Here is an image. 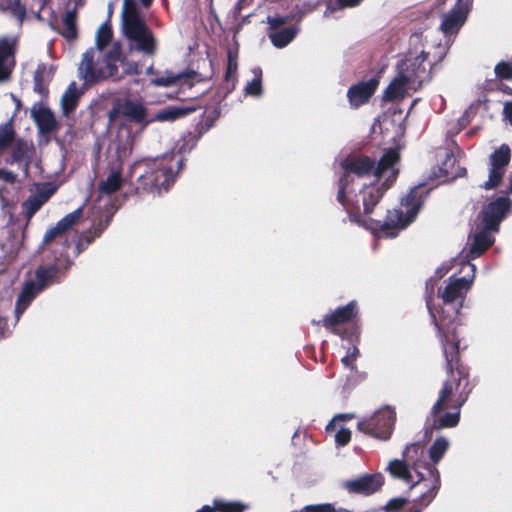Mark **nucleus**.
Instances as JSON below:
<instances>
[{"label": "nucleus", "instance_id": "35", "mask_svg": "<svg viewBox=\"0 0 512 512\" xmlns=\"http://www.w3.org/2000/svg\"><path fill=\"white\" fill-rule=\"evenodd\" d=\"M82 214H83V206H81V207L77 208L76 210H74L73 212L65 215L62 219H60L56 223V225L61 230L62 233H65L80 220V218L82 217Z\"/></svg>", "mask_w": 512, "mask_h": 512}, {"label": "nucleus", "instance_id": "60", "mask_svg": "<svg viewBox=\"0 0 512 512\" xmlns=\"http://www.w3.org/2000/svg\"><path fill=\"white\" fill-rule=\"evenodd\" d=\"M11 97H12V99H13V102H16V103H17V105H19V104H20V101H19V100H18V99L13 95V94L11 95Z\"/></svg>", "mask_w": 512, "mask_h": 512}, {"label": "nucleus", "instance_id": "31", "mask_svg": "<svg viewBox=\"0 0 512 512\" xmlns=\"http://www.w3.org/2000/svg\"><path fill=\"white\" fill-rule=\"evenodd\" d=\"M216 512H244L249 508L248 504L241 501H227L221 498L213 500Z\"/></svg>", "mask_w": 512, "mask_h": 512}, {"label": "nucleus", "instance_id": "58", "mask_svg": "<svg viewBox=\"0 0 512 512\" xmlns=\"http://www.w3.org/2000/svg\"><path fill=\"white\" fill-rule=\"evenodd\" d=\"M154 73H155V71H154L153 65H150L149 67H147V69H146L147 75H153Z\"/></svg>", "mask_w": 512, "mask_h": 512}, {"label": "nucleus", "instance_id": "7", "mask_svg": "<svg viewBox=\"0 0 512 512\" xmlns=\"http://www.w3.org/2000/svg\"><path fill=\"white\" fill-rule=\"evenodd\" d=\"M122 30L129 41V49L147 56H153L157 50V41L141 16L135 0H123Z\"/></svg>", "mask_w": 512, "mask_h": 512}, {"label": "nucleus", "instance_id": "6", "mask_svg": "<svg viewBox=\"0 0 512 512\" xmlns=\"http://www.w3.org/2000/svg\"><path fill=\"white\" fill-rule=\"evenodd\" d=\"M198 137L189 135L185 143L180 146L177 153L165 154L150 160V171L141 176L143 183L150 189H156L159 192L167 191L174 183L177 173L183 164V154L189 153L197 144Z\"/></svg>", "mask_w": 512, "mask_h": 512}, {"label": "nucleus", "instance_id": "27", "mask_svg": "<svg viewBox=\"0 0 512 512\" xmlns=\"http://www.w3.org/2000/svg\"><path fill=\"white\" fill-rule=\"evenodd\" d=\"M449 446L450 442L447 438L443 436L436 438L429 448L430 462L426 461V465L437 467V464L441 461V459L449 449Z\"/></svg>", "mask_w": 512, "mask_h": 512}, {"label": "nucleus", "instance_id": "52", "mask_svg": "<svg viewBox=\"0 0 512 512\" xmlns=\"http://www.w3.org/2000/svg\"><path fill=\"white\" fill-rule=\"evenodd\" d=\"M0 179L12 184L16 181L17 175L11 171L0 169Z\"/></svg>", "mask_w": 512, "mask_h": 512}, {"label": "nucleus", "instance_id": "48", "mask_svg": "<svg viewBox=\"0 0 512 512\" xmlns=\"http://www.w3.org/2000/svg\"><path fill=\"white\" fill-rule=\"evenodd\" d=\"M63 234L61 230L57 227V225L49 228L43 237V245L48 244L52 240H54L57 236Z\"/></svg>", "mask_w": 512, "mask_h": 512}, {"label": "nucleus", "instance_id": "54", "mask_svg": "<svg viewBox=\"0 0 512 512\" xmlns=\"http://www.w3.org/2000/svg\"><path fill=\"white\" fill-rule=\"evenodd\" d=\"M504 114L509 123L512 125V102H507L504 105Z\"/></svg>", "mask_w": 512, "mask_h": 512}, {"label": "nucleus", "instance_id": "42", "mask_svg": "<svg viewBox=\"0 0 512 512\" xmlns=\"http://www.w3.org/2000/svg\"><path fill=\"white\" fill-rule=\"evenodd\" d=\"M363 0H336L335 3H330L324 12L325 16H328L330 12L336 9L351 8L357 6Z\"/></svg>", "mask_w": 512, "mask_h": 512}, {"label": "nucleus", "instance_id": "28", "mask_svg": "<svg viewBox=\"0 0 512 512\" xmlns=\"http://www.w3.org/2000/svg\"><path fill=\"white\" fill-rule=\"evenodd\" d=\"M121 111L122 114L130 120H133L137 123L146 122V109L141 103L137 101H124L121 106Z\"/></svg>", "mask_w": 512, "mask_h": 512}, {"label": "nucleus", "instance_id": "19", "mask_svg": "<svg viewBox=\"0 0 512 512\" xmlns=\"http://www.w3.org/2000/svg\"><path fill=\"white\" fill-rule=\"evenodd\" d=\"M55 189L49 184H43L37 193L29 196L22 204L27 220H30L36 212L49 200Z\"/></svg>", "mask_w": 512, "mask_h": 512}, {"label": "nucleus", "instance_id": "4", "mask_svg": "<svg viewBox=\"0 0 512 512\" xmlns=\"http://www.w3.org/2000/svg\"><path fill=\"white\" fill-rule=\"evenodd\" d=\"M140 71V65L126 58L118 42L104 53L101 64L96 60V49L89 48L78 67L79 78L87 85L106 79L120 81L126 76L138 75Z\"/></svg>", "mask_w": 512, "mask_h": 512}, {"label": "nucleus", "instance_id": "30", "mask_svg": "<svg viewBox=\"0 0 512 512\" xmlns=\"http://www.w3.org/2000/svg\"><path fill=\"white\" fill-rule=\"evenodd\" d=\"M253 79L247 82L244 93L246 96L260 97L262 95V70L259 67L252 69Z\"/></svg>", "mask_w": 512, "mask_h": 512}, {"label": "nucleus", "instance_id": "10", "mask_svg": "<svg viewBox=\"0 0 512 512\" xmlns=\"http://www.w3.org/2000/svg\"><path fill=\"white\" fill-rule=\"evenodd\" d=\"M395 412L390 407H383L373 414L363 417L357 424L359 431L375 439L387 441L394 429Z\"/></svg>", "mask_w": 512, "mask_h": 512}, {"label": "nucleus", "instance_id": "51", "mask_svg": "<svg viewBox=\"0 0 512 512\" xmlns=\"http://www.w3.org/2000/svg\"><path fill=\"white\" fill-rule=\"evenodd\" d=\"M456 261H457L456 259H453L449 263H443L435 272L436 279H440V278L444 277L449 272V270L451 268V263L456 262Z\"/></svg>", "mask_w": 512, "mask_h": 512}, {"label": "nucleus", "instance_id": "41", "mask_svg": "<svg viewBox=\"0 0 512 512\" xmlns=\"http://www.w3.org/2000/svg\"><path fill=\"white\" fill-rule=\"evenodd\" d=\"M53 75V67L46 64L38 65L35 74L34 81L49 82Z\"/></svg>", "mask_w": 512, "mask_h": 512}, {"label": "nucleus", "instance_id": "33", "mask_svg": "<svg viewBox=\"0 0 512 512\" xmlns=\"http://www.w3.org/2000/svg\"><path fill=\"white\" fill-rule=\"evenodd\" d=\"M62 35L69 40L75 39L77 36L76 12L74 10H69L64 15Z\"/></svg>", "mask_w": 512, "mask_h": 512}, {"label": "nucleus", "instance_id": "15", "mask_svg": "<svg viewBox=\"0 0 512 512\" xmlns=\"http://www.w3.org/2000/svg\"><path fill=\"white\" fill-rule=\"evenodd\" d=\"M438 156L443 158V161L437 168V171H433L432 177L435 179H443L441 183L463 176L466 172L465 168L457 164V158L452 152L441 150Z\"/></svg>", "mask_w": 512, "mask_h": 512}, {"label": "nucleus", "instance_id": "55", "mask_svg": "<svg viewBox=\"0 0 512 512\" xmlns=\"http://www.w3.org/2000/svg\"><path fill=\"white\" fill-rule=\"evenodd\" d=\"M196 512H216L215 506H209L205 505L201 509L197 510Z\"/></svg>", "mask_w": 512, "mask_h": 512}, {"label": "nucleus", "instance_id": "44", "mask_svg": "<svg viewBox=\"0 0 512 512\" xmlns=\"http://www.w3.org/2000/svg\"><path fill=\"white\" fill-rule=\"evenodd\" d=\"M291 19L290 16H268L267 23L269 24L270 31H276L283 28L282 26L286 24Z\"/></svg>", "mask_w": 512, "mask_h": 512}, {"label": "nucleus", "instance_id": "46", "mask_svg": "<svg viewBox=\"0 0 512 512\" xmlns=\"http://www.w3.org/2000/svg\"><path fill=\"white\" fill-rule=\"evenodd\" d=\"M12 139V130L8 124L0 126V151L6 148Z\"/></svg>", "mask_w": 512, "mask_h": 512}, {"label": "nucleus", "instance_id": "38", "mask_svg": "<svg viewBox=\"0 0 512 512\" xmlns=\"http://www.w3.org/2000/svg\"><path fill=\"white\" fill-rule=\"evenodd\" d=\"M110 220L111 217H107L104 223L100 222L98 225L93 227L92 231H89L88 233L84 234L81 238L79 245H82L83 242H85L86 246L92 243V241L95 238L99 237L102 234L105 228L109 225Z\"/></svg>", "mask_w": 512, "mask_h": 512}, {"label": "nucleus", "instance_id": "40", "mask_svg": "<svg viewBox=\"0 0 512 512\" xmlns=\"http://www.w3.org/2000/svg\"><path fill=\"white\" fill-rule=\"evenodd\" d=\"M359 349L356 345H349L346 347V355L341 358L342 364L346 368L355 367V361L359 357Z\"/></svg>", "mask_w": 512, "mask_h": 512}, {"label": "nucleus", "instance_id": "23", "mask_svg": "<svg viewBox=\"0 0 512 512\" xmlns=\"http://www.w3.org/2000/svg\"><path fill=\"white\" fill-rule=\"evenodd\" d=\"M31 116L38 129L42 133H50L56 127V120L53 113L42 104H35L31 109Z\"/></svg>", "mask_w": 512, "mask_h": 512}, {"label": "nucleus", "instance_id": "8", "mask_svg": "<svg viewBox=\"0 0 512 512\" xmlns=\"http://www.w3.org/2000/svg\"><path fill=\"white\" fill-rule=\"evenodd\" d=\"M458 381H446L439 392V396L431 408V415L433 417L432 428L444 429L452 428L458 425L460 420L461 407L467 400V395H460L454 399V390L458 388L461 381L466 379L464 370L457 369Z\"/></svg>", "mask_w": 512, "mask_h": 512}, {"label": "nucleus", "instance_id": "37", "mask_svg": "<svg viewBox=\"0 0 512 512\" xmlns=\"http://www.w3.org/2000/svg\"><path fill=\"white\" fill-rule=\"evenodd\" d=\"M29 147L26 143L20 142L12 151V159L15 162L22 163L24 162V169L27 172L28 170V159L29 156Z\"/></svg>", "mask_w": 512, "mask_h": 512}, {"label": "nucleus", "instance_id": "62", "mask_svg": "<svg viewBox=\"0 0 512 512\" xmlns=\"http://www.w3.org/2000/svg\"><path fill=\"white\" fill-rule=\"evenodd\" d=\"M411 512H422V509L417 508V509H415V510H413V511H411Z\"/></svg>", "mask_w": 512, "mask_h": 512}, {"label": "nucleus", "instance_id": "26", "mask_svg": "<svg viewBox=\"0 0 512 512\" xmlns=\"http://www.w3.org/2000/svg\"><path fill=\"white\" fill-rule=\"evenodd\" d=\"M194 110V108L184 106H167L158 111L154 115L153 120L159 122H173L190 114Z\"/></svg>", "mask_w": 512, "mask_h": 512}, {"label": "nucleus", "instance_id": "57", "mask_svg": "<svg viewBox=\"0 0 512 512\" xmlns=\"http://www.w3.org/2000/svg\"><path fill=\"white\" fill-rule=\"evenodd\" d=\"M140 2L143 5V7L148 8L153 2V0H140Z\"/></svg>", "mask_w": 512, "mask_h": 512}, {"label": "nucleus", "instance_id": "3", "mask_svg": "<svg viewBox=\"0 0 512 512\" xmlns=\"http://www.w3.org/2000/svg\"><path fill=\"white\" fill-rule=\"evenodd\" d=\"M390 475L411 488H419V495L413 500L420 508H427L436 498L441 487L440 472L437 467L427 466L423 445L411 443L403 451L402 459H393L387 465Z\"/></svg>", "mask_w": 512, "mask_h": 512}, {"label": "nucleus", "instance_id": "2", "mask_svg": "<svg viewBox=\"0 0 512 512\" xmlns=\"http://www.w3.org/2000/svg\"><path fill=\"white\" fill-rule=\"evenodd\" d=\"M471 270V278L450 277L448 284L443 289H438V295L447 309L436 310L432 305L433 287L435 279L430 278L426 282V306L432 322L434 323L446 360V369L454 377L453 366L458 362L459 338L456 333L455 321L460 314L467 292L471 289L476 266L468 263Z\"/></svg>", "mask_w": 512, "mask_h": 512}, {"label": "nucleus", "instance_id": "18", "mask_svg": "<svg viewBox=\"0 0 512 512\" xmlns=\"http://www.w3.org/2000/svg\"><path fill=\"white\" fill-rule=\"evenodd\" d=\"M15 38L0 39V83L10 79L15 66L14 47Z\"/></svg>", "mask_w": 512, "mask_h": 512}, {"label": "nucleus", "instance_id": "14", "mask_svg": "<svg viewBox=\"0 0 512 512\" xmlns=\"http://www.w3.org/2000/svg\"><path fill=\"white\" fill-rule=\"evenodd\" d=\"M384 484L382 474H364L362 476L346 480L342 487L352 494L371 495L380 490Z\"/></svg>", "mask_w": 512, "mask_h": 512}, {"label": "nucleus", "instance_id": "36", "mask_svg": "<svg viewBox=\"0 0 512 512\" xmlns=\"http://www.w3.org/2000/svg\"><path fill=\"white\" fill-rule=\"evenodd\" d=\"M348 369L350 371L346 375V380H345V383L343 385V389L344 390H351V389H353L356 385H358L359 383L364 381L365 378H366V373L358 371L356 369V367H352V368H348Z\"/></svg>", "mask_w": 512, "mask_h": 512}, {"label": "nucleus", "instance_id": "1", "mask_svg": "<svg viewBox=\"0 0 512 512\" xmlns=\"http://www.w3.org/2000/svg\"><path fill=\"white\" fill-rule=\"evenodd\" d=\"M399 159L398 151L391 148L377 164L368 156H351L341 161L343 175L339 180L337 200L351 223L378 237L395 238L406 229L416 219L429 193L424 184H419L402 198L399 207L387 211L384 221L369 216L396 179Z\"/></svg>", "mask_w": 512, "mask_h": 512}, {"label": "nucleus", "instance_id": "56", "mask_svg": "<svg viewBox=\"0 0 512 512\" xmlns=\"http://www.w3.org/2000/svg\"><path fill=\"white\" fill-rule=\"evenodd\" d=\"M473 0H457L456 3H459L460 5H464L467 7H471Z\"/></svg>", "mask_w": 512, "mask_h": 512}, {"label": "nucleus", "instance_id": "5", "mask_svg": "<svg viewBox=\"0 0 512 512\" xmlns=\"http://www.w3.org/2000/svg\"><path fill=\"white\" fill-rule=\"evenodd\" d=\"M73 265L68 254L61 253L55 256L53 262L39 265L34 272V278L27 281L19 293L15 303V323L29 307L38 294L52 284L61 282L63 276Z\"/></svg>", "mask_w": 512, "mask_h": 512}, {"label": "nucleus", "instance_id": "16", "mask_svg": "<svg viewBox=\"0 0 512 512\" xmlns=\"http://www.w3.org/2000/svg\"><path fill=\"white\" fill-rule=\"evenodd\" d=\"M356 314L357 304L355 301H351L347 305L338 307L332 313L325 315L322 319V325L331 329L333 333L340 335L337 326L351 321Z\"/></svg>", "mask_w": 512, "mask_h": 512}, {"label": "nucleus", "instance_id": "22", "mask_svg": "<svg viewBox=\"0 0 512 512\" xmlns=\"http://www.w3.org/2000/svg\"><path fill=\"white\" fill-rule=\"evenodd\" d=\"M122 166L119 162H113L108 167V175L98 185L101 194L111 195L121 189L123 185Z\"/></svg>", "mask_w": 512, "mask_h": 512}, {"label": "nucleus", "instance_id": "39", "mask_svg": "<svg viewBox=\"0 0 512 512\" xmlns=\"http://www.w3.org/2000/svg\"><path fill=\"white\" fill-rule=\"evenodd\" d=\"M494 72L496 77L501 80H512V60L498 62Z\"/></svg>", "mask_w": 512, "mask_h": 512}, {"label": "nucleus", "instance_id": "63", "mask_svg": "<svg viewBox=\"0 0 512 512\" xmlns=\"http://www.w3.org/2000/svg\"><path fill=\"white\" fill-rule=\"evenodd\" d=\"M509 191L512 194V181H511V184H510V187H509Z\"/></svg>", "mask_w": 512, "mask_h": 512}, {"label": "nucleus", "instance_id": "9", "mask_svg": "<svg viewBox=\"0 0 512 512\" xmlns=\"http://www.w3.org/2000/svg\"><path fill=\"white\" fill-rule=\"evenodd\" d=\"M439 50H436L433 59H430V52L421 50L415 56L412 54L406 58L398 70L408 78V83L412 87H421L422 84L430 79V70L433 65L438 63Z\"/></svg>", "mask_w": 512, "mask_h": 512}, {"label": "nucleus", "instance_id": "59", "mask_svg": "<svg viewBox=\"0 0 512 512\" xmlns=\"http://www.w3.org/2000/svg\"><path fill=\"white\" fill-rule=\"evenodd\" d=\"M340 418H347V419H350L352 417V415L350 414H345V415H339Z\"/></svg>", "mask_w": 512, "mask_h": 512}, {"label": "nucleus", "instance_id": "45", "mask_svg": "<svg viewBox=\"0 0 512 512\" xmlns=\"http://www.w3.org/2000/svg\"><path fill=\"white\" fill-rule=\"evenodd\" d=\"M228 64H227V72H226V78L229 79L233 77L236 74L237 71V52H233L231 50L228 51Z\"/></svg>", "mask_w": 512, "mask_h": 512}, {"label": "nucleus", "instance_id": "43", "mask_svg": "<svg viewBox=\"0 0 512 512\" xmlns=\"http://www.w3.org/2000/svg\"><path fill=\"white\" fill-rule=\"evenodd\" d=\"M408 503L407 498L397 497L390 499L385 505L384 509L386 512H398L402 510Z\"/></svg>", "mask_w": 512, "mask_h": 512}, {"label": "nucleus", "instance_id": "49", "mask_svg": "<svg viewBox=\"0 0 512 512\" xmlns=\"http://www.w3.org/2000/svg\"><path fill=\"white\" fill-rule=\"evenodd\" d=\"M219 118V112L214 110L211 114L206 116L202 121L201 125L204 128V131L209 130L215 123V121Z\"/></svg>", "mask_w": 512, "mask_h": 512}, {"label": "nucleus", "instance_id": "61", "mask_svg": "<svg viewBox=\"0 0 512 512\" xmlns=\"http://www.w3.org/2000/svg\"><path fill=\"white\" fill-rule=\"evenodd\" d=\"M336 512H349V511L344 508H340V509L336 510Z\"/></svg>", "mask_w": 512, "mask_h": 512}, {"label": "nucleus", "instance_id": "12", "mask_svg": "<svg viewBox=\"0 0 512 512\" xmlns=\"http://www.w3.org/2000/svg\"><path fill=\"white\" fill-rule=\"evenodd\" d=\"M512 201L507 196H500L488 203L480 212L479 222L494 231L499 230L500 223L510 213Z\"/></svg>", "mask_w": 512, "mask_h": 512}, {"label": "nucleus", "instance_id": "50", "mask_svg": "<svg viewBox=\"0 0 512 512\" xmlns=\"http://www.w3.org/2000/svg\"><path fill=\"white\" fill-rule=\"evenodd\" d=\"M10 333L11 329L9 328L7 319L0 316V340L10 335Z\"/></svg>", "mask_w": 512, "mask_h": 512}, {"label": "nucleus", "instance_id": "25", "mask_svg": "<svg viewBox=\"0 0 512 512\" xmlns=\"http://www.w3.org/2000/svg\"><path fill=\"white\" fill-rule=\"evenodd\" d=\"M82 92L77 88L75 82H71L61 97L62 113L68 116L78 105Z\"/></svg>", "mask_w": 512, "mask_h": 512}, {"label": "nucleus", "instance_id": "32", "mask_svg": "<svg viewBox=\"0 0 512 512\" xmlns=\"http://www.w3.org/2000/svg\"><path fill=\"white\" fill-rule=\"evenodd\" d=\"M112 38L111 27L107 23H103L96 32V60H99V54L109 44Z\"/></svg>", "mask_w": 512, "mask_h": 512}, {"label": "nucleus", "instance_id": "11", "mask_svg": "<svg viewBox=\"0 0 512 512\" xmlns=\"http://www.w3.org/2000/svg\"><path fill=\"white\" fill-rule=\"evenodd\" d=\"M469 10L470 7L456 3L449 13L443 15L440 29L447 40L445 44H439L435 48L436 50H439L438 61H442L445 57L451 43L450 37L457 34L460 28L464 25Z\"/></svg>", "mask_w": 512, "mask_h": 512}, {"label": "nucleus", "instance_id": "29", "mask_svg": "<svg viewBox=\"0 0 512 512\" xmlns=\"http://www.w3.org/2000/svg\"><path fill=\"white\" fill-rule=\"evenodd\" d=\"M0 10L17 19L19 23H22L26 15V9L19 0H0Z\"/></svg>", "mask_w": 512, "mask_h": 512}, {"label": "nucleus", "instance_id": "21", "mask_svg": "<svg viewBox=\"0 0 512 512\" xmlns=\"http://www.w3.org/2000/svg\"><path fill=\"white\" fill-rule=\"evenodd\" d=\"M399 70L397 76L391 81L384 91L383 98L387 101H396L404 98L411 91H417L419 87H412Z\"/></svg>", "mask_w": 512, "mask_h": 512}, {"label": "nucleus", "instance_id": "47", "mask_svg": "<svg viewBox=\"0 0 512 512\" xmlns=\"http://www.w3.org/2000/svg\"><path fill=\"white\" fill-rule=\"evenodd\" d=\"M351 438V431L347 428H340L335 434V441L338 445L344 446L346 445Z\"/></svg>", "mask_w": 512, "mask_h": 512}, {"label": "nucleus", "instance_id": "53", "mask_svg": "<svg viewBox=\"0 0 512 512\" xmlns=\"http://www.w3.org/2000/svg\"><path fill=\"white\" fill-rule=\"evenodd\" d=\"M47 83L48 82L34 81V90L41 95L46 94L47 93Z\"/></svg>", "mask_w": 512, "mask_h": 512}, {"label": "nucleus", "instance_id": "13", "mask_svg": "<svg viewBox=\"0 0 512 512\" xmlns=\"http://www.w3.org/2000/svg\"><path fill=\"white\" fill-rule=\"evenodd\" d=\"M511 150L506 144L501 145L496 149L489 158L490 170L489 178L483 184V188L492 189L496 187L505 173L506 166L510 162Z\"/></svg>", "mask_w": 512, "mask_h": 512}, {"label": "nucleus", "instance_id": "20", "mask_svg": "<svg viewBox=\"0 0 512 512\" xmlns=\"http://www.w3.org/2000/svg\"><path fill=\"white\" fill-rule=\"evenodd\" d=\"M378 85V81L371 79L366 82H359L351 86L347 92L350 105L352 107H359L366 103L373 95Z\"/></svg>", "mask_w": 512, "mask_h": 512}, {"label": "nucleus", "instance_id": "17", "mask_svg": "<svg viewBox=\"0 0 512 512\" xmlns=\"http://www.w3.org/2000/svg\"><path fill=\"white\" fill-rule=\"evenodd\" d=\"M496 232L479 222L473 230L472 243L468 254L469 258L475 259L487 250L494 243L493 235Z\"/></svg>", "mask_w": 512, "mask_h": 512}, {"label": "nucleus", "instance_id": "24", "mask_svg": "<svg viewBox=\"0 0 512 512\" xmlns=\"http://www.w3.org/2000/svg\"><path fill=\"white\" fill-rule=\"evenodd\" d=\"M300 31L299 25H294L291 27H285L281 28L279 30L276 29V31H270L268 36L271 41V43L276 48H284L289 43H291L294 38L297 36V34Z\"/></svg>", "mask_w": 512, "mask_h": 512}, {"label": "nucleus", "instance_id": "34", "mask_svg": "<svg viewBox=\"0 0 512 512\" xmlns=\"http://www.w3.org/2000/svg\"><path fill=\"white\" fill-rule=\"evenodd\" d=\"M188 77V74L186 73H173L166 71L165 74L161 77H157L151 81V83L154 86L158 87H169L172 85L177 84L179 81H181L183 78Z\"/></svg>", "mask_w": 512, "mask_h": 512}]
</instances>
